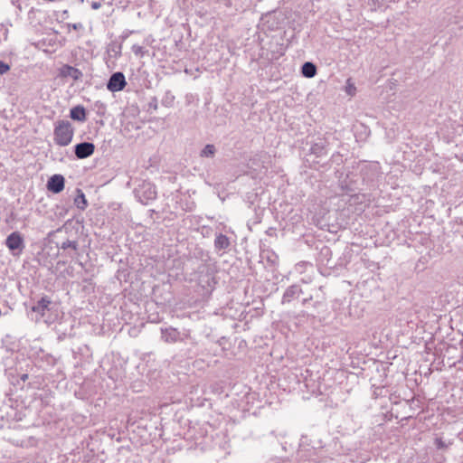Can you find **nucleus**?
I'll return each mask as SVG.
<instances>
[{"mask_svg": "<svg viewBox=\"0 0 463 463\" xmlns=\"http://www.w3.org/2000/svg\"><path fill=\"white\" fill-rule=\"evenodd\" d=\"M74 128L69 120H58L55 122L53 139L56 145L66 146L72 141Z\"/></svg>", "mask_w": 463, "mask_h": 463, "instance_id": "1", "label": "nucleus"}, {"mask_svg": "<svg viewBox=\"0 0 463 463\" xmlns=\"http://www.w3.org/2000/svg\"><path fill=\"white\" fill-rule=\"evenodd\" d=\"M137 200L142 204H148L149 202L156 198V191L155 185L148 182H143L138 188L135 190Z\"/></svg>", "mask_w": 463, "mask_h": 463, "instance_id": "2", "label": "nucleus"}, {"mask_svg": "<svg viewBox=\"0 0 463 463\" xmlns=\"http://www.w3.org/2000/svg\"><path fill=\"white\" fill-rule=\"evenodd\" d=\"M126 84L125 75L118 71L110 76L107 83V89L111 92L120 91L125 88Z\"/></svg>", "mask_w": 463, "mask_h": 463, "instance_id": "3", "label": "nucleus"}, {"mask_svg": "<svg viewBox=\"0 0 463 463\" xmlns=\"http://www.w3.org/2000/svg\"><path fill=\"white\" fill-rule=\"evenodd\" d=\"M95 146L90 142H81L74 146V153L77 158L84 159L93 155Z\"/></svg>", "mask_w": 463, "mask_h": 463, "instance_id": "4", "label": "nucleus"}, {"mask_svg": "<svg viewBox=\"0 0 463 463\" xmlns=\"http://www.w3.org/2000/svg\"><path fill=\"white\" fill-rule=\"evenodd\" d=\"M5 245L12 251L15 250L22 251L24 248V239L18 232H14L7 236Z\"/></svg>", "mask_w": 463, "mask_h": 463, "instance_id": "5", "label": "nucleus"}, {"mask_svg": "<svg viewBox=\"0 0 463 463\" xmlns=\"http://www.w3.org/2000/svg\"><path fill=\"white\" fill-rule=\"evenodd\" d=\"M328 141L324 137H317L310 146L311 154L317 157L324 156L327 154Z\"/></svg>", "mask_w": 463, "mask_h": 463, "instance_id": "6", "label": "nucleus"}, {"mask_svg": "<svg viewBox=\"0 0 463 463\" xmlns=\"http://www.w3.org/2000/svg\"><path fill=\"white\" fill-rule=\"evenodd\" d=\"M82 72L79 69L65 64L59 69L58 76L61 78H71L73 80H79L82 77Z\"/></svg>", "mask_w": 463, "mask_h": 463, "instance_id": "7", "label": "nucleus"}, {"mask_svg": "<svg viewBox=\"0 0 463 463\" xmlns=\"http://www.w3.org/2000/svg\"><path fill=\"white\" fill-rule=\"evenodd\" d=\"M65 179L61 175H53L47 182V189L59 194L64 189Z\"/></svg>", "mask_w": 463, "mask_h": 463, "instance_id": "8", "label": "nucleus"}, {"mask_svg": "<svg viewBox=\"0 0 463 463\" xmlns=\"http://www.w3.org/2000/svg\"><path fill=\"white\" fill-rule=\"evenodd\" d=\"M303 293L301 288L297 285H291L286 288L282 296L281 303H290L292 300L297 299Z\"/></svg>", "mask_w": 463, "mask_h": 463, "instance_id": "9", "label": "nucleus"}, {"mask_svg": "<svg viewBox=\"0 0 463 463\" xmlns=\"http://www.w3.org/2000/svg\"><path fill=\"white\" fill-rule=\"evenodd\" d=\"M161 338L165 343H176L181 339L180 332L174 327L162 328Z\"/></svg>", "mask_w": 463, "mask_h": 463, "instance_id": "10", "label": "nucleus"}, {"mask_svg": "<svg viewBox=\"0 0 463 463\" xmlns=\"http://www.w3.org/2000/svg\"><path fill=\"white\" fill-rule=\"evenodd\" d=\"M70 117L73 120L84 122L86 120V110L84 107L80 105L73 107L70 111Z\"/></svg>", "mask_w": 463, "mask_h": 463, "instance_id": "11", "label": "nucleus"}, {"mask_svg": "<svg viewBox=\"0 0 463 463\" xmlns=\"http://www.w3.org/2000/svg\"><path fill=\"white\" fill-rule=\"evenodd\" d=\"M229 238L222 234L218 233L214 239V248L217 250H227L230 247Z\"/></svg>", "mask_w": 463, "mask_h": 463, "instance_id": "12", "label": "nucleus"}, {"mask_svg": "<svg viewBox=\"0 0 463 463\" xmlns=\"http://www.w3.org/2000/svg\"><path fill=\"white\" fill-rule=\"evenodd\" d=\"M51 304V300L47 297L42 298L40 300L37 301V303L33 307V311L41 313L42 315L44 314V311L48 308L49 305Z\"/></svg>", "mask_w": 463, "mask_h": 463, "instance_id": "13", "label": "nucleus"}, {"mask_svg": "<svg viewBox=\"0 0 463 463\" xmlns=\"http://www.w3.org/2000/svg\"><path fill=\"white\" fill-rule=\"evenodd\" d=\"M301 73L307 78H313L317 74V67L313 62L306 61L302 65Z\"/></svg>", "mask_w": 463, "mask_h": 463, "instance_id": "14", "label": "nucleus"}, {"mask_svg": "<svg viewBox=\"0 0 463 463\" xmlns=\"http://www.w3.org/2000/svg\"><path fill=\"white\" fill-rule=\"evenodd\" d=\"M77 192L78 195L74 198V204L78 209L84 210L88 205L85 194L80 189H77Z\"/></svg>", "mask_w": 463, "mask_h": 463, "instance_id": "15", "label": "nucleus"}, {"mask_svg": "<svg viewBox=\"0 0 463 463\" xmlns=\"http://www.w3.org/2000/svg\"><path fill=\"white\" fill-rule=\"evenodd\" d=\"M216 152V148L213 145H206L200 153L203 157H213Z\"/></svg>", "mask_w": 463, "mask_h": 463, "instance_id": "16", "label": "nucleus"}, {"mask_svg": "<svg viewBox=\"0 0 463 463\" xmlns=\"http://www.w3.org/2000/svg\"><path fill=\"white\" fill-rule=\"evenodd\" d=\"M131 51L136 56L139 58H143L147 53V50L138 44L132 45Z\"/></svg>", "mask_w": 463, "mask_h": 463, "instance_id": "17", "label": "nucleus"}, {"mask_svg": "<svg viewBox=\"0 0 463 463\" xmlns=\"http://www.w3.org/2000/svg\"><path fill=\"white\" fill-rule=\"evenodd\" d=\"M69 248L72 249L73 250H77V249H78L77 241L67 240L61 244V249H62V250H67Z\"/></svg>", "mask_w": 463, "mask_h": 463, "instance_id": "18", "label": "nucleus"}, {"mask_svg": "<svg viewBox=\"0 0 463 463\" xmlns=\"http://www.w3.org/2000/svg\"><path fill=\"white\" fill-rule=\"evenodd\" d=\"M206 279H199V284L203 287V288H206V287H211L212 286V281L213 280V277L210 274H207L206 276Z\"/></svg>", "mask_w": 463, "mask_h": 463, "instance_id": "19", "label": "nucleus"}, {"mask_svg": "<svg viewBox=\"0 0 463 463\" xmlns=\"http://www.w3.org/2000/svg\"><path fill=\"white\" fill-rule=\"evenodd\" d=\"M266 463H288V461L286 458H279V457H272L269 458Z\"/></svg>", "mask_w": 463, "mask_h": 463, "instance_id": "20", "label": "nucleus"}, {"mask_svg": "<svg viewBox=\"0 0 463 463\" xmlns=\"http://www.w3.org/2000/svg\"><path fill=\"white\" fill-rule=\"evenodd\" d=\"M10 70V66L0 61V75L6 73Z\"/></svg>", "mask_w": 463, "mask_h": 463, "instance_id": "21", "label": "nucleus"}, {"mask_svg": "<svg viewBox=\"0 0 463 463\" xmlns=\"http://www.w3.org/2000/svg\"><path fill=\"white\" fill-rule=\"evenodd\" d=\"M435 445L438 449H444L447 447V445L445 444V442L442 440V439L440 438H437L435 439Z\"/></svg>", "mask_w": 463, "mask_h": 463, "instance_id": "22", "label": "nucleus"}, {"mask_svg": "<svg viewBox=\"0 0 463 463\" xmlns=\"http://www.w3.org/2000/svg\"><path fill=\"white\" fill-rule=\"evenodd\" d=\"M306 267H309V268H312V264H309V263H306V262H302V263H298L297 266H296V269L298 270V271H301L302 270V268H306Z\"/></svg>", "mask_w": 463, "mask_h": 463, "instance_id": "23", "label": "nucleus"}, {"mask_svg": "<svg viewBox=\"0 0 463 463\" xmlns=\"http://www.w3.org/2000/svg\"><path fill=\"white\" fill-rule=\"evenodd\" d=\"M312 300H313V296H312V295H309L308 297L304 298L302 299V302H301V303H302V306H304V307H305V306H307V303H309V302H310V301H312Z\"/></svg>", "mask_w": 463, "mask_h": 463, "instance_id": "24", "label": "nucleus"}, {"mask_svg": "<svg viewBox=\"0 0 463 463\" xmlns=\"http://www.w3.org/2000/svg\"><path fill=\"white\" fill-rule=\"evenodd\" d=\"M101 6V4L99 2H92L91 3V8L94 10L99 9Z\"/></svg>", "mask_w": 463, "mask_h": 463, "instance_id": "25", "label": "nucleus"}, {"mask_svg": "<svg viewBox=\"0 0 463 463\" xmlns=\"http://www.w3.org/2000/svg\"><path fill=\"white\" fill-rule=\"evenodd\" d=\"M73 29L78 30L82 27L81 24H72Z\"/></svg>", "mask_w": 463, "mask_h": 463, "instance_id": "26", "label": "nucleus"}, {"mask_svg": "<svg viewBox=\"0 0 463 463\" xmlns=\"http://www.w3.org/2000/svg\"><path fill=\"white\" fill-rule=\"evenodd\" d=\"M27 378H28V375H27V374H23V375L21 376V379H22L24 382V381H26V380H27Z\"/></svg>", "mask_w": 463, "mask_h": 463, "instance_id": "27", "label": "nucleus"}, {"mask_svg": "<svg viewBox=\"0 0 463 463\" xmlns=\"http://www.w3.org/2000/svg\"><path fill=\"white\" fill-rule=\"evenodd\" d=\"M81 2H83V0H80Z\"/></svg>", "mask_w": 463, "mask_h": 463, "instance_id": "28", "label": "nucleus"}]
</instances>
